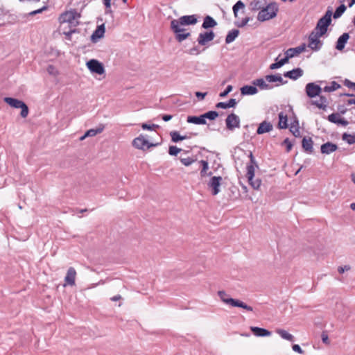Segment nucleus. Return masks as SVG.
<instances>
[{"instance_id": "nucleus-1", "label": "nucleus", "mask_w": 355, "mask_h": 355, "mask_svg": "<svg viewBox=\"0 0 355 355\" xmlns=\"http://www.w3.org/2000/svg\"><path fill=\"white\" fill-rule=\"evenodd\" d=\"M279 11V7L276 2H270L265 5L259 12L257 20L263 22L277 17Z\"/></svg>"}, {"instance_id": "nucleus-2", "label": "nucleus", "mask_w": 355, "mask_h": 355, "mask_svg": "<svg viewBox=\"0 0 355 355\" xmlns=\"http://www.w3.org/2000/svg\"><path fill=\"white\" fill-rule=\"evenodd\" d=\"M218 295L219 296L222 302L227 304H229L232 307L241 308L248 311H253V308L252 306L248 305L243 301L239 299H234L229 297L228 294H227V293L225 291H219L218 292Z\"/></svg>"}, {"instance_id": "nucleus-3", "label": "nucleus", "mask_w": 355, "mask_h": 355, "mask_svg": "<svg viewBox=\"0 0 355 355\" xmlns=\"http://www.w3.org/2000/svg\"><path fill=\"white\" fill-rule=\"evenodd\" d=\"M3 101L11 107L21 109L20 116L22 118H26L28 116L29 109L23 101L12 97H4Z\"/></svg>"}, {"instance_id": "nucleus-4", "label": "nucleus", "mask_w": 355, "mask_h": 355, "mask_svg": "<svg viewBox=\"0 0 355 355\" xmlns=\"http://www.w3.org/2000/svg\"><path fill=\"white\" fill-rule=\"evenodd\" d=\"M81 15L76 9H71L69 11H65L62 13L59 17V21L60 24L68 23L74 24L73 26L79 25L80 21L76 19L80 18Z\"/></svg>"}, {"instance_id": "nucleus-5", "label": "nucleus", "mask_w": 355, "mask_h": 355, "mask_svg": "<svg viewBox=\"0 0 355 355\" xmlns=\"http://www.w3.org/2000/svg\"><path fill=\"white\" fill-rule=\"evenodd\" d=\"M198 22V18L196 15H184L178 19H173L171 21V24L177 25L178 27L184 26L195 25Z\"/></svg>"}, {"instance_id": "nucleus-6", "label": "nucleus", "mask_w": 355, "mask_h": 355, "mask_svg": "<svg viewBox=\"0 0 355 355\" xmlns=\"http://www.w3.org/2000/svg\"><path fill=\"white\" fill-rule=\"evenodd\" d=\"M170 28L171 31L175 35V39L178 42H182L184 40H187L188 37L191 36L190 32H186V29L182 27H178L177 25L170 24Z\"/></svg>"}, {"instance_id": "nucleus-7", "label": "nucleus", "mask_w": 355, "mask_h": 355, "mask_svg": "<svg viewBox=\"0 0 355 355\" xmlns=\"http://www.w3.org/2000/svg\"><path fill=\"white\" fill-rule=\"evenodd\" d=\"M332 10L328 8L325 14L318 21L317 28L322 29L327 32L328 27L331 23Z\"/></svg>"}, {"instance_id": "nucleus-8", "label": "nucleus", "mask_w": 355, "mask_h": 355, "mask_svg": "<svg viewBox=\"0 0 355 355\" xmlns=\"http://www.w3.org/2000/svg\"><path fill=\"white\" fill-rule=\"evenodd\" d=\"M86 65L92 73L98 75H103L105 73L103 64L97 60L91 59L87 62Z\"/></svg>"}, {"instance_id": "nucleus-9", "label": "nucleus", "mask_w": 355, "mask_h": 355, "mask_svg": "<svg viewBox=\"0 0 355 355\" xmlns=\"http://www.w3.org/2000/svg\"><path fill=\"white\" fill-rule=\"evenodd\" d=\"M225 125L229 131H234L240 127V118L234 113H230L225 119Z\"/></svg>"}, {"instance_id": "nucleus-10", "label": "nucleus", "mask_w": 355, "mask_h": 355, "mask_svg": "<svg viewBox=\"0 0 355 355\" xmlns=\"http://www.w3.org/2000/svg\"><path fill=\"white\" fill-rule=\"evenodd\" d=\"M322 92V88L315 83H309L305 86V93L309 98H313L320 96Z\"/></svg>"}, {"instance_id": "nucleus-11", "label": "nucleus", "mask_w": 355, "mask_h": 355, "mask_svg": "<svg viewBox=\"0 0 355 355\" xmlns=\"http://www.w3.org/2000/svg\"><path fill=\"white\" fill-rule=\"evenodd\" d=\"M223 178L221 176H212L207 183V187L211 189L213 196H216L220 192Z\"/></svg>"}, {"instance_id": "nucleus-12", "label": "nucleus", "mask_w": 355, "mask_h": 355, "mask_svg": "<svg viewBox=\"0 0 355 355\" xmlns=\"http://www.w3.org/2000/svg\"><path fill=\"white\" fill-rule=\"evenodd\" d=\"M215 37V33L212 30L202 32L199 34L197 42L200 46H206Z\"/></svg>"}, {"instance_id": "nucleus-13", "label": "nucleus", "mask_w": 355, "mask_h": 355, "mask_svg": "<svg viewBox=\"0 0 355 355\" xmlns=\"http://www.w3.org/2000/svg\"><path fill=\"white\" fill-rule=\"evenodd\" d=\"M105 30L106 28L104 23L101 25H98L90 37L91 41L93 43H96L99 40L102 39L105 35Z\"/></svg>"}, {"instance_id": "nucleus-14", "label": "nucleus", "mask_w": 355, "mask_h": 355, "mask_svg": "<svg viewBox=\"0 0 355 355\" xmlns=\"http://www.w3.org/2000/svg\"><path fill=\"white\" fill-rule=\"evenodd\" d=\"M306 44L305 43H302L301 45L297 46V47H295V48H289L288 49H287L284 54L286 57L288 58V60L290 58H292L299 54H300L301 53L304 52L306 49Z\"/></svg>"}, {"instance_id": "nucleus-15", "label": "nucleus", "mask_w": 355, "mask_h": 355, "mask_svg": "<svg viewBox=\"0 0 355 355\" xmlns=\"http://www.w3.org/2000/svg\"><path fill=\"white\" fill-rule=\"evenodd\" d=\"M308 41L307 46L313 51H318L323 45V42L322 40L310 35H309Z\"/></svg>"}, {"instance_id": "nucleus-16", "label": "nucleus", "mask_w": 355, "mask_h": 355, "mask_svg": "<svg viewBox=\"0 0 355 355\" xmlns=\"http://www.w3.org/2000/svg\"><path fill=\"white\" fill-rule=\"evenodd\" d=\"M338 145L331 141H327L320 146V151L322 154L329 155L338 149Z\"/></svg>"}, {"instance_id": "nucleus-17", "label": "nucleus", "mask_w": 355, "mask_h": 355, "mask_svg": "<svg viewBox=\"0 0 355 355\" xmlns=\"http://www.w3.org/2000/svg\"><path fill=\"white\" fill-rule=\"evenodd\" d=\"M304 71L300 68H294L292 70L286 71L284 73V76L286 78H288L293 80H296L299 78L303 76Z\"/></svg>"}, {"instance_id": "nucleus-18", "label": "nucleus", "mask_w": 355, "mask_h": 355, "mask_svg": "<svg viewBox=\"0 0 355 355\" xmlns=\"http://www.w3.org/2000/svg\"><path fill=\"white\" fill-rule=\"evenodd\" d=\"M302 148L303 150L308 153L311 154L313 152V141L309 137H304L302 140Z\"/></svg>"}, {"instance_id": "nucleus-19", "label": "nucleus", "mask_w": 355, "mask_h": 355, "mask_svg": "<svg viewBox=\"0 0 355 355\" xmlns=\"http://www.w3.org/2000/svg\"><path fill=\"white\" fill-rule=\"evenodd\" d=\"M148 144V141L144 138L142 135H140L139 137L135 138L132 142V145L137 149L139 150H145V146Z\"/></svg>"}, {"instance_id": "nucleus-20", "label": "nucleus", "mask_w": 355, "mask_h": 355, "mask_svg": "<svg viewBox=\"0 0 355 355\" xmlns=\"http://www.w3.org/2000/svg\"><path fill=\"white\" fill-rule=\"evenodd\" d=\"M273 129L272 124L267 121H263L259 123L257 129V135H263L267 132H270Z\"/></svg>"}, {"instance_id": "nucleus-21", "label": "nucleus", "mask_w": 355, "mask_h": 355, "mask_svg": "<svg viewBox=\"0 0 355 355\" xmlns=\"http://www.w3.org/2000/svg\"><path fill=\"white\" fill-rule=\"evenodd\" d=\"M265 80L268 83H279V84H277L276 86L285 85L288 82L287 80H284L282 78L280 73L266 75L265 76Z\"/></svg>"}, {"instance_id": "nucleus-22", "label": "nucleus", "mask_w": 355, "mask_h": 355, "mask_svg": "<svg viewBox=\"0 0 355 355\" xmlns=\"http://www.w3.org/2000/svg\"><path fill=\"white\" fill-rule=\"evenodd\" d=\"M349 39V35L348 33H344L341 35L337 40L336 43L335 48L338 51H343L345 46V44L347 43L348 40Z\"/></svg>"}, {"instance_id": "nucleus-23", "label": "nucleus", "mask_w": 355, "mask_h": 355, "mask_svg": "<svg viewBox=\"0 0 355 355\" xmlns=\"http://www.w3.org/2000/svg\"><path fill=\"white\" fill-rule=\"evenodd\" d=\"M241 96L254 95L258 93V89L253 84L245 85L240 88Z\"/></svg>"}, {"instance_id": "nucleus-24", "label": "nucleus", "mask_w": 355, "mask_h": 355, "mask_svg": "<svg viewBox=\"0 0 355 355\" xmlns=\"http://www.w3.org/2000/svg\"><path fill=\"white\" fill-rule=\"evenodd\" d=\"M187 121L189 123H193L196 125H206L207 121L205 120L204 114H202L199 116L191 115L187 118Z\"/></svg>"}, {"instance_id": "nucleus-25", "label": "nucleus", "mask_w": 355, "mask_h": 355, "mask_svg": "<svg viewBox=\"0 0 355 355\" xmlns=\"http://www.w3.org/2000/svg\"><path fill=\"white\" fill-rule=\"evenodd\" d=\"M250 330L257 337H266L272 334L270 331L259 327H251Z\"/></svg>"}, {"instance_id": "nucleus-26", "label": "nucleus", "mask_w": 355, "mask_h": 355, "mask_svg": "<svg viewBox=\"0 0 355 355\" xmlns=\"http://www.w3.org/2000/svg\"><path fill=\"white\" fill-rule=\"evenodd\" d=\"M237 101L235 98H230L227 102H218L216 104L215 107L217 109L226 110L228 108H234L237 105Z\"/></svg>"}, {"instance_id": "nucleus-27", "label": "nucleus", "mask_w": 355, "mask_h": 355, "mask_svg": "<svg viewBox=\"0 0 355 355\" xmlns=\"http://www.w3.org/2000/svg\"><path fill=\"white\" fill-rule=\"evenodd\" d=\"M76 275V270L73 267H70L68 269L67 275L64 278L65 284L70 285V286L75 285Z\"/></svg>"}, {"instance_id": "nucleus-28", "label": "nucleus", "mask_w": 355, "mask_h": 355, "mask_svg": "<svg viewBox=\"0 0 355 355\" xmlns=\"http://www.w3.org/2000/svg\"><path fill=\"white\" fill-rule=\"evenodd\" d=\"M217 26L216 21L211 16L206 15L204 17L203 23L201 26L202 28L205 30H208L209 28H213Z\"/></svg>"}, {"instance_id": "nucleus-29", "label": "nucleus", "mask_w": 355, "mask_h": 355, "mask_svg": "<svg viewBox=\"0 0 355 355\" xmlns=\"http://www.w3.org/2000/svg\"><path fill=\"white\" fill-rule=\"evenodd\" d=\"M278 124L277 128L279 129H286L288 128L289 125L288 123V116L284 112H280L278 114Z\"/></svg>"}, {"instance_id": "nucleus-30", "label": "nucleus", "mask_w": 355, "mask_h": 355, "mask_svg": "<svg viewBox=\"0 0 355 355\" xmlns=\"http://www.w3.org/2000/svg\"><path fill=\"white\" fill-rule=\"evenodd\" d=\"M279 56H280V55L277 58H275V62L274 63H272L270 65V67H269L270 69L275 70V69H279L288 62L289 60H288V57H286L285 55L284 58L279 60Z\"/></svg>"}, {"instance_id": "nucleus-31", "label": "nucleus", "mask_w": 355, "mask_h": 355, "mask_svg": "<svg viewBox=\"0 0 355 355\" xmlns=\"http://www.w3.org/2000/svg\"><path fill=\"white\" fill-rule=\"evenodd\" d=\"M266 4V0H253L250 3L249 9L252 12H255L261 10L262 8Z\"/></svg>"}, {"instance_id": "nucleus-32", "label": "nucleus", "mask_w": 355, "mask_h": 355, "mask_svg": "<svg viewBox=\"0 0 355 355\" xmlns=\"http://www.w3.org/2000/svg\"><path fill=\"white\" fill-rule=\"evenodd\" d=\"M252 84L256 87H259L260 89H271L273 88V86L266 83L265 78H257L252 81Z\"/></svg>"}, {"instance_id": "nucleus-33", "label": "nucleus", "mask_w": 355, "mask_h": 355, "mask_svg": "<svg viewBox=\"0 0 355 355\" xmlns=\"http://www.w3.org/2000/svg\"><path fill=\"white\" fill-rule=\"evenodd\" d=\"M318 96L320 98V101H311V105L316 106L319 109L325 110L327 106V98L320 94Z\"/></svg>"}, {"instance_id": "nucleus-34", "label": "nucleus", "mask_w": 355, "mask_h": 355, "mask_svg": "<svg viewBox=\"0 0 355 355\" xmlns=\"http://www.w3.org/2000/svg\"><path fill=\"white\" fill-rule=\"evenodd\" d=\"M239 35V30L232 29L230 31L225 37V43L230 44L235 40Z\"/></svg>"}, {"instance_id": "nucleus-35", "label": "nucleus", "mask_w": 355, "mask_h": 355, "mask_svg": "<svg viewBox=\"0 0 355 355\" xmlns=\"http://www.w3.org/2000/svg\"><path fill=\"white\" fill-rule=\"evenodd\" d=\"M105 128L103 124H99L96 129H89L85 132V137H94L97 134L101 133Z\"/></svg>"}, {"instance_id": "nucleus-36", "label": "nucleus", "mask_w": 355, "mask_h": 355, "mask_svg": "<svg viewBox=\"0 0 355 355\" xmlns=\"http://www.w3.org/2000/svg\"><path fill=\"white\" fill-rule=\"evenodd\" d=\"M276 332L283 339H285V340L291 341V342L294 341V336L292 334H289L287 331L282 329H277Z\"/></svg>"}, {"instance_id": "nucleus-37", "label": "nucleus", "mask_w": 355, "mask_h": 355, "mask_svg": "<svg viewBox=\"0 0 355 355\" xmlns=\"http://www.w3.org/2000/svg\"><path fill=\"white\" fill-rule=\"evenodd\" d=\"M346 9H347V6L344 3L340 4L339 6H338L336 8V10L334 11V12H332L333 17L334 19H338L345 12Z\"/></svg>"}, {"instance_id": "nucleus-38", "label": "nucleus", "mask_w": 355, "mask_h": 355, "mask_svg": "<svg viewBox=\"0 0 355 355\" xmlns=\"http://www.w3.org/2000/svg\"><path fill=\"white\" fill-rule=\"evenodd\" d=\"M245 6V3L241 0H239L238 1L236 2V3L232 7L234 17H238V12L239 10L244 9Z\"/></svg>"}, {"instance_id": "nucleus-39", "label": "nucleus", "mask_w": 355, "mask_h": 355, "mask_svg": "<svg viewBox=\"0 0 355 355\" xmlns=\"http://www.w3.org/2000/svg\"><path fill=\"white\" fill-rule=\"evenodd\" d=\"M203 114L205 116V120L206 121L207 119L209 121H214L219 116L218 112L216 110H209L208 112L203 113Z\"/></svg>"}, {"instance_id": "nucleus-40", "label": "nucleus", "mask_w": 355, "mask_h": 355, "mask_svg": "<svg viewBox=\"0 0 355 355\" xmlns=\"http://www.w3.org/2000/svg\"><path fill=\"white\" fill-rule=\"evenodd\" d=\"M170 136L171 137V141L173 142V143H178V142H180L181 141H183L184 140V137H183V135H181L179 132L178 131H171L170 132Z\"/></svg>"}, {"instance_id": "nucleus-41", "label": "nucleus", "mask_w": 355, "mask_h": 355, "mask_svg": "<svg viewBox=\"0 0 355 355\" xmlns=\"http://www.w3.org/2000/svg\"><path fill=\"white\" fill-rule=\"evenodd\" d=\"M341 87V85L336 81H332L331 85L325 86L322 90L325 92H332Z\"/></svg>"}, {"instance_id": "nucleus-42", "label": "nucleus", "mask_w": 355, "mask_h": 355, "mask_svg": "<svg viewBox=\"0 0 355 355\" xmlns=\"http://www.w3.org/2000/svg\"><path fill=\"white\" fill-rule=\"evenodd\" d=\"M342 139L346 141L349 145L355 144V135L344 132L342 135Z\"/></svg>"}, {"instance_id": "nucleus-43", "label": "nucleus", "mask_w": 355, "mask_h": 355, "mask_svg": "<svg viewBox=\"0 0 355 355\" xmlns=\"http://www.w3.org/2000/svg\"><path fill=\"white\" fill-rule=\"evenodd\" d=\"M255 168L253 165L252 164H247V173H246V177L248 178V181H251L254 178V171H255Z\"/></svg>"}, {"instance_id": "nucleus-44", "label": "nucleus", "mask_w": 355, "mask_h": 355, "mask_svg": "<svg viewBox=\"0 0 355 355\" xmlns=\"http://www.w3.org/2000/svg\"><path fill=\"white\" fill-rule=\"evenodd\" d=\"M340 118L339 113H332L327 116V120L334 124L338 125L339 123V119Z\"/></svg>"}, {"instance_id": "nucleus-45", "label": "nucleus", "mask_w": 355, "mask_h": 355, "mask_svg": "<svg viewBox=\"0 0 355 355\" xmlns=\"http://www.w3.org/2000/svg\"><path fill=\"white\" fill-rule=\"evenodd\" d=\"M326 33H327V31H325L322 29H320V28H317V27H315L314 30L310 33V35L320 39L321 37H322Z\"/></svg>"}, {"instance_id": "nucleus-46", "label": "nucleus", "mask_w": 355, "mask_h": 355, "mask_svg": "<svg viewBox=\"0 0 355 355\" xmlns=\"http://www.w3.org/2000/svg\"><path fill=\"white\" fill-rule=\"evenodd\" d=\"M111 1L112 0H103V3L105 8V14H109L113 17V11L111 9Z\"/></svg>"}, {"instance_id": "nucleus-47", "label": "nucleus", "mask_w": 355, "mask_h": 355, "mask_svg": "<svg viewBox=\"0 0 355 355\" xmlns=\"http://www.w3.org/2000/svg\"><path fill=\"white\" fill-rule=\"evenodd\" d=\"M250 185L255 190H259L261 185V180L259 178L254 180V178L251 181H248Z\"/></svg>"}, {"instance_id": "nucleus-48", "label": "nucleus", "mask_w": 355, "mask_h": 355, "mask_svg": "<svg viewBox=\"0 0 355 355\" xmlns=\"http://www.w3.org/2000/svg\"><path fill=\"white\" fill-rule=\"evenodd\" d=\"M251 20L250 17H245L242 19L241 21H235L234 24L238 28H243L247 25V24Z\"/></svg>"}, {"instance_id": "nucleus-49", "label": "nucleus", "mask_w": 355, "mask_h": 355, "mask_svg": "<svg viewBox=\"0 0 355 355\" xmlns=\"http://www.w3.org/2000/svg\"><path fill=\"white\" fill-rule=\"evenodd\" d=\"M182 149L178 148L176 146H170L168 148V154L171 156H177Z\"/></svg>"}, {"instance_id": "nucleus-50", "label": "nucleus", "mask_w": 355, "mask_h": 355, "mask_svg": "<svg viewBox=\"0 0 355 355\" xmlns=\"http://www.w3.org/2000/svg\"><path fill=\"white\" fill-rule=\"evenodd\" d=\"M282 146H286V151L289 153L292 150L293 144L287 137L282 142Z\"/></svg>"}, {"instance_id": "nucleus-51", "label": "nucleus", "mask_w": 355, "mask_h": 355, "mask_svg": "<svg viewBox=\"0 0 355 355\" xmlns=\"http://www.w3.org/2000/svg\"><path fill=\"white\" fill-rule=\"evenodd\" d=\"M196 161V159L192 157L180 158L181 163L185 166H189Z\"/></svg>"}, {"instance_id": "nucleus-52", "label": "nucleus", "mask_w": 355, "mask_h": 355, "mask_svg": "<svg viewBox=\"0 0 355 355\" xmlns=\"http://www.w3.org/2000/svg\"><path fill=\"white\" fill-rule=\"evenodd\" d=\"M75 33H79V30L77 28H69L68 31L63 32V34L65 35L67 40L71 41V35Z\"/></svg>"}, {"instance_id": "nucleus-53", "label": "nucleus", "mask_w": 355, "mask_h": 355, "mask_svg": "<svg viewBox=\"0 0 355 355\" xmlns=\"http://www.w3.org/2000/svg\"><path fill=\"white\" fill-rule=\"evenodd\" d=\"M46 71L50 75H52L54 76L58 75V73H59V72L57 70V69L55 68V67L53 64L48 65V67L46 68Z\"/></svg>"}, {"instance_id": "nucleus-54", "label": "nucleus", "mask_w": 355, "mask_h": 355, "mask_svg": "<svg viewBox=\"0 0 355 355\" xmlns=\"http://www.w3.org/2000/svg\"><path fill=\"white\" fill-rule=\"evenodd\" d=\"M49 8V6H42V8L37 9V10H35L33 11H31L30 12L28 15V16H35L37 14H40V13H42L43 11H45L46 10H48Z\"/></svg>"}, {"instance_id": "nucleus-55", "label": "nucleus", "mask_w": 355, "mask_h": 355, "mask_svg": "<svg viewBox=\"0 0 355 355\" xmlns=\"http://www.w3.org/2000/svg\"><path fill=\"white\" fill-rule=\"evenodd\" d=\"M233 89L232 85H227L225 90L219 94V96L220 98L226 97L229 93H230Z\"/></svg>"}, {"instance_id": "nucleus-56", "label": "nucleus", "mask_w": 355, "mask_h": 355, "mask_svg": "<svg viewBox=\"0 0 355 355\" xmlns=\"http://www.w3.org/2000/svg\"><path fill=\"white\" fill-rule=\"evenodd\" d=\"M290 131L293 134V135L295 137H300V127H290Z\"/></svg>"}, {"instance_id": "nucleus-57", "label": "nucleus", "mask_w": 355, "mask_h": 355, "mask_svg": "<svg viewBox=\"0 0 355 355\" xmlns=\"http://www.w3.org/2000/svg\"><path fill=\"white\" fill-rule=\"evenodd\" d=\"M343 85L347 87L348 88L352 89L353 90L355 91V83L351 81L350 80L345 78L343 80Z\"/></svg>"}, {"instance_id": "nucleus-58", "label": "nucleus", "mask_w": 355, "mask_h": 355, "mask_svg": "<svg viewBox=\"0 0 355 355\" xmlns=\"http://www.w3.org/2000/svg\"><path fill=\"white\" fill-rule=\"evenodd\" d=\"M321 339L323 343L326 345H329L330 340L329 339V336L327 331H323L321 334Z\"/></svg>"}, {"instance_id": "nucleus-59", "label": "nucleus", "mask_w": 355, "mask_h": 355, "mask_svg": "<svg viewBox=\"0 0 355 355\" xmlns=\"http://www.w3.org/2000/svg\"><path fill=\"white\" fill-rule=\"evenodd\" d=\"M249 158H250V162L248 164H252L253 165L254 167L256 168H258L259 166L255 160V158L252 154V152H250V154L248 155Z\"/></svg>"}, {"instance_id": "nucleus-60", "label": "nucleus", "mask_w": 355, "mask_h": 355, "mask_svg": "<svg viewBox=\"0 0 355 355\" xmlns=\"http://www.w3.org/2000/svg\"><path fill=\"white\" fill-rule=\"evenodd\" d=\"M292 349L294 352L299 353L300 354H303L304 351L301 348V347L297 344H294L292 346Z\"/></svg>"}, {"instance_id": "nucleus-61", "label": "nucleus", "mask_w": 355, "mask_h": 355, "mask_svg": "<svg viewBox=\"0 0 355 355\" xmlns=\"http://www.w3.org/2000/svg\"><path fill=\"white\" fill-rule=\"evenodd\" d=\"M207 92H196L195 93V96L199 101H202L207 96Z\"/></svg>"}, {"instance_id": "nucleus-62", "label": "nucleus", "mask_w": 355, "mask_h": 355, "mask_svg": "<svg viewBox=\"0 0 355 355\" xmlns=\"http://www.w3.org/2000/svg\"><path fill=\"white\" fill-rule=\"evenodd\" d=\"M189 53L191 55H198L200 53V51L198 46H193L189 50Z\"/></svg>"}, {"instance_id": "nucleus-63", "label": "nucleus", "mask_w": 355, "mask_h": 355, "mask_svg": "<svg viewBox=\"0 0 355 355\" xmlns=\"http://www.w3.org/2000/svg\"><path fill=\"white\" fill-rule=\"evenodd\" d=\"M350 270V266H348V265H345L344 266H339L338 268V272L340 273V274H343L345 272V271H347V270Z\"/></svg>"}, {"instance_id": "nucleus-64", "label": "nucleus", "mask_w": 355, "mask_h": 355, "mask_svg": "<svg viewBox=\"0 0 355 355\" xmlns=\"http://www.w3.org/2000/svg\"><path fill=\"white\" fill-rule=\"evenodd\" d=\"M199 163L202 165V169L203 171H207L209 169V163L207 160H200Z\"/></svg>"}]
</instances>
